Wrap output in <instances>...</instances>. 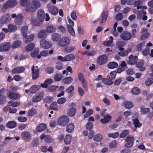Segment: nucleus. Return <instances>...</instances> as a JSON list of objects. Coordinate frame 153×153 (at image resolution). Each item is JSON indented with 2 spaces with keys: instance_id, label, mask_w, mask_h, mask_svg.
I'll list each match as a JSON object with an SVG mask.
<instances>
[{
  "instance_id": "1",
  "label": "nucleus",
  "mask_w": 153,
  "mask_h": 153,
  "mask_svg": "<svg viewBox=\"0 0 153 153\" xmlns=\"http://www.w3.org/2000/svg\"><path fill=\"white\" fill-rule=\"evenodd\" d=\"M40 6V4L38 1H33L27 4L25 10L28 13H31L35 11Z\"/></svg>"
},
{
  "instance_id": "2",
  "label": "nucleus",
  "mask_w": 153,
  "mask_h": 153,
  "mask_svg": "<svg viewBox=\"0 0 153 153\" xmlns=\"http://www.w3.org/2000/svg\"><path fill=\"white\" fill-rule=\"evenodd\" d=\"M78 78L81 82L82 87L86 91L88 90V88L87 81H86L84 74L81 73H79L78 74Z\"/></svg>"
},
{
  "instance_id": "3",
  "label": "nucleus",
  "mask_w": 153,
  "mask_h": 153,
  "mask_svg": "<svg viewBox=\"0 0 153 153\" xmlns=\"http://www.w3.org/2000/svg\"><path fill=\"white\" fill-rule=\"evenodd\" d=\"M11 17L8 13H6L1 16L0 18V23L1 24H5L10 22Z\"/></svg>"
},
{
  "instance_id": "4",
  "label": "nucleus",
  "mask_w": 153,
  "mask_h": 153,
  "mask_svg": "<svg viewBox=\"0 0 153 153\" xmlns=\"http://www.w3.org/2000/svg\"><path fill=\"white\" fill-rule=\"evenodd\" d=\"M17 4L16 0H8L3 5V8L5 9L11 8L14 7Z\"/></svg>"
},
{
  "instance_id": "5",
  "label": "nucleus",
  "mask_w": 153,
  "mask_h": 153,
  "mask_svg": "<svg viewBox=\"0 0 153 153\" xmlns=\"http://www.w3.org/2000/svg\"><path fill=\"white\" fill-rule=\"evenodd\" d=\"M108 60V57L106 55L103 54L99 56L97 59V62L99 65H102L105 64Z\"/></svg>"
},
{
  "instance_id": "6",
  "label": "nucleus",
  "mask_w": 153,
  "mask_h": 153,
  "mask_svg": "<svg viewBox=\"0 0 153 153\" xmlns=\"http://www.w3.org/2000/svg\"><path fill=\"white\" fill-rule=\"evenodd\" d=\"M44 96V93L43 92H39L33 97L32 101L33 102H38L42 99Z\"/></svg>"
},
{
  "instance_id": "7",
  "label": "nucleus",
  "mask_w": 153,
  "mask_h": 153,
  "mask_svg": "<svg viewBox=\"0 0 153 153\" xmlns=\"http://www.w3.org/2000/svg\"><path fill=\"white\" fill-rule=\"evenodd\" d=\"M69 118L66 116H63L60 117L58 119V122L59 125L65 126L68 123Z\"/></svg>"
},
{
  "instance_id": "8",
  "label": "nucleus",
  "mask_w": 153,
  "mask_h": 153,
  "mask_svg": "<svg viewBox=\"0 0 153 153\" xmlns=\"http://www.w3.org/2000/svg\"><path fill=\"white\" fill-rule=\"evenodd\" d=\"M146 12L143 9H141L137 13V18L139 19H142L143 20H146L147 19V16H146Z\"/></svg>"
},
{
  "instance_id": "9",
  "label": "nucleus",
  "mask_w": 153,
  "mask_h": 153,
  "mask_svg": "<svg viewBox=\"0 0 153 153\" xmlns=\"http://www.w3.org/2000/svg\"><path fill=\"white\" fill-rule=\"evenodd\" d=\"M120 37L123 40L128 41L131 38L132 35L129 32L127 31H125L120 34Z\"/></svg>"
},
{
  "instance_id": "10",
  "label": "nucleus",
  "mask_w": 153,
  "mask_h": 153,
  "mask_svg": "<svg viewBox=\"0 0 153 153\" xmlns=\"http://www.w3.org/2000/svg\"><path fill=\"white\" fill-rule=\"evenodd\" d=\"M10 44L9 42H3L0 45V52L8 51L10 48Z\"/></svg>"
},
{
  "instance_id": "11",
  "label": "nucleus",
  "mask_w": 153,
  "mask_h": 153,
  "mask_svg": "<svg viewBox=\"0 0 153 153\" xmlns=\"http://www.w3.org/2000/svg\"><path fill=\"white\" fill-rule=\"evenodd\" d=\"M21 137L26 142L30 141L31 140V135L28 131H24L21 133Z\"/></svg>"
},
{
  "instance_id": "12",
  "label": "nucleus",
  "mask_w": 153,
  "mask_h": 153,
  "mask_svg": "<svg viewBox=\"0 0 153 153\" xmlns=\"http://www.w3.org/2000/svg\"><path fill=\"white\" fill-rule=\"evenodd\" d=\"M70 40L69 38L67 37H64L60 39L58 44L61 47L65 46L69 43Z\"/></svg>"
},
{
  "instance_id": "13",
  "label": "nucleus",
  "mask_w": 153,
  "mask_h": 153,
  "mask_svg": "<svg viewBox=\"0 0 153 153\" xmlns=\"http://www.w3.org/2000/svg\"><path fill=\"white\" fill-rule=\"evenodd\" d=\"M134 138L133 137L128 136L126 137L125 141L126 142L125 145L126 148H129L131 147L134 144Z\"/></svg>"
},
{
  "instance_id": "14",
  "label": "nucleus",
  "mask_w": 153,
  "mask_h": 153,
  "mask_svg": "<svg viewBox=\"0 0 153 153\" xmlns=\"http://www.w3.org/2000/svg\"><path fill=\"white\" fill-rule=\"evenodd\" d=\"M128 60L127 61L128 64L131 65H133L136 64L138 60L137 56H133L131 54L129 56Z\"/></svg>"
},
{
  "instance_id": "15",
  "label": "nucleus",
  "mask_w": 153,
  "mask_h": 153,
  "mask_svg": "<svg viewBox=\"0 0 153 153\" xmlns=\"http://www.w3.org/2000/svg\"><path fill=\"white\" fill-rule=\"evenodd\" d=\"M47 7L51 14L55 15L58 13V8L54 6H51V4H48L47 5Z\"/></svg>"
},
{
  "instance_id": "16",
  "label": "nucleus",
  "mask_w": 153,
  "mask_h": 153,
  "mask_svg": "<svg viewBox=\"0 0 153 153\" xmlns=\"http://www.w3.org/2000/svg\"><path fill=\"white\" fill-rule=\"evenodd\" d=\"M32 73V78L33 80H36L39 77V70H35V66L33 65L31 68Z\"/></svg>"
},
{
  "instance_id": "17",
  "label": "nucleus",
  "mask_w": 153,
  "mask_h": 153,
  "mask_svg": "<svg viewBox=\"0 0 153 153\" xmlns=\"http://www.w3.org/2000/svg\"><path fill=\"white\" fill-rule=\"evenodd\" d=\"M40 44L41 47L44 49L49 48L52 46L50 43L44 39L41 40Z\"/></svg>"
},
{
  "instance_id": "18",
  "label": "nucleus",
  "mask_w": 153,
  "mask_h": 153,
  "mask_svg": "<svg viewBox=\"0 0 153 153\" xmlns=\"http://www.w3.org/2000/svg\"><path fill=\"white\" fill-rule=\"evenodd\" d=\"M25 70V68L22 67H17L13 68L11 71L13 74H18L24 72Z\"/></svg>"
},
{
  "instance_id": "19",
  "label": "nucleus",
  "mask_w": 153,
  "mask_h": 153,
  "mask_svg": "<svg viewBox=\"0 0 153 153\" xmlns=\"http://www.w3.org/2000/svg\"><path fill=\"white\" fill-rule=\"evenodd\" d=\"M37 16L40 22H42L45 18V13L42 10H39L37 12Z\"/></svg>"
},
{
  "instance_id": "20",
  "label": "nucleus",
  "mask_w": 153,
  "mask_h": 153,
  "mask_svg": "<svg viewBox=\"0 0 153 153\" xmlns=\"http://www.w3.org/2000/svg\"><path fill=\"white\" fill-rule=\"evenodd\" d=\"M23 15L20 14L18 15L15 19V22L16 24L20 25L23 23Z\"/></svg>"
},
{
  "instance_id": "21",
  "label": "nucleus",
  "mask_w": 153,
  "mask_h": 153,
  "mask_svg": "<svg viewBox=\"0 0 153 153\" xmlns=\"http://www.w3.org/2000/svg\"><path fill=\"white\" fill-rule=\"evenodd\" d=\"M108 15V11H105L102 12L101 16L102 19L100 22V24L104 23L106 21Z\"/></svg>"
},
{
  "instance_id": "22",
  "label": "nucleus",
  "mask_w": 153,
  "mask_h": 153,
  "mask_svg": "<svg viewBox=\"0 0 153 153\" xmlns=\"http://www.w3.org/2000/svg\"><path fill=\"white\" fill-rule=\"evenodd\" d=\"M111 118V117L109 114H107L104 116L103 119H101L100 120V122L102 124H105L110 121Z\"/></svg>"
},
{
  "instance_id": "23",
  "label": "nucleus",
  "mask_w": 153,
  "mask_h": 153,
  "mask_svg": "<svg viewBox=\"0 0 153 153\" xmlns=\"http://www.w3.org/2000/svg\"><path fill=\"white\" fill-rule=\"evenodd\" d=\"M111 118V117L109 114H107L104 116L103 119H101L100 120V122L102 124H105L110 121Z\"/></svg>"
},
{
  "instance_id": "24",
  "label": "nucleus",
  "mask_w": 153,
  "mask_h": 153,
  "mask_svg": "<svg viewBox=\"0 0 153 153\" xmlns=\"http://www.w3.org/2000/svg\"><path fill=\"white\" fill-rule=\"evenodd\" d=\"M111 118V117L109 114H107L104 116L103 119H101L100 120V122L102 124H105L110 121Z\"/></svg>"
},
{
  "instance_id": "25",
  "label": "nucleus",
  "mask_w": 153,
  "mask_h": 153,
  "mask_svg": "<svg viewBox=\"0 0 153 153\" xmlns=\"http://www.w3.org/2000/svg\"><path fill=\"white\" fill-rule=\"evenodd\" d=\"M53 82V80L51 79H48L45 80L43 83L41 84V86L43 88H46L48 85L51 84Z\"/></svg>"
},
{
  "instance_id": "26",
  "label": "nucleus",
  "mask_w": 153,
  "mask_h": 153,
  "mask_svg": "<svg viewBox=\"0 0 153 153\" xmlns=\"http://www.w3.org/2000/svg\"><path fill=\"white\" fill-rule=\"evenodd\" d=\"M16 125V123L13 121H9L6 124L7 127L9 128H13Z\"/></svg>"
},
{
  "instance_id": "27",
  "label": "nucleus",
  "mask_w": 153,
  "mask_h": 153,
  "mask_svg": "<svg viewBox=\"0 0 153 153\" xmlns=\"http://www.w3.org/2000/svg\"><path fill=\"white\" fill-rule=\"evenodd\" d=\"M74 125L73 123H71L68 124L66 127V131L68 133H71L74 130Z\"/></svg>"
},
{
  "instance_id": "28",
  "label": "nucleus",
  "mask_w": 153,
  "mask_h": 153,
  "mask_svg": "<svg viewBox=\"0 0 153 153\" xmlns=\"http://www.w3.org/2000/svg\"><path fill=\"white\" fill-rule=\"evenodd\" d=\"M73 80L72 77L69 76L63 78L62 80V82L64 84H69L72 82Z\"/></svg>"
},
{
  "instance_id": "29",
  "label": "nucleus",
  "mask_w": 153,
  "mask_h": 153,
  "mask_svg": "<svg viewBox=\"0 0 153 153\" xmlns=\"http://www.w3.org/2000/svg\"><path fill=\"white\" fill-rule=\"evenodd\" d=\"M144 65V62L143 60H141L136 64V65L137 68H140V71H143L145 69V68L143 67Z\"/></svg>"
},
{
  "instance_id": "30",
  "label": "nucleus",
  "mask_w": 153,
  "mask_h": 153,
  "mask_svg": "<svg viewBox=\"0 0 153 153\" xmlns=\"http://www.w3.org/2000/svg\"><path fill=\"white\" fill-rule=\"evenodd\" d=\"M46 127V124L44 123H41L36 127V129L37 131L41 132L45 130Z\"/></svg>"
},
{
  "instance_id": "31",
  "label": "nucleus",
  "mask_w": 153,
  "mask_h": 153,
  "mask_svg": "<svg viewBox=\"0 0 153 153\" xmlns=\"http://www.w3.org/2000/svg\"><path fill=\"white\" fill-rule=\"evenodd\" d=\"M61 38V36L58 33H53L52 36V39L54 42H58Z\"/></svg>"
},
{
  "instance_id": "32",
  "label": "nucleus",
  "mask_w": 153,
  "mask_h": 153,
  "mask_svg": "<svg viewBox=\"0 0 153 153\" xmlns=\"http://www.w3.org/2000/svg\"><path fill=\"white\" fill-rule=\"evenodd\" d=\"M31 23L34 25L36 26H39L40 23L37 18H35L34 16H32L30 19Z\"/></svg>"
},
{
  "instance_id": "33",
  "label": "nucleus",
  "mask_w": 153,
  "mask_h": 153,
  "mask_svg": "<svg viewBox=\"0 0 153 153\" xmlns=\"http://www.w3.org/2000/svg\"><path fill=\"white\" fill-rule=\"evenodd\" d=\"M38 86L37 85H34L32 86L30 88L29 92L31 94H35L37 92L39 89L38 88Z\"/></svg>"
},
{
  "instance_id": "34",
  "label": "nucleus",
  "mask_w": 153,
  "mask_h": 153,
  "mask_svg": "<svg viewBox=\"0 0 153 153\" xmlns=\"http://www.w3.org/2000/svg\"><path fill=\"white\" fill-rule=\"evenodd\" d=\"M34 38L33 34H31L28 36H26L25 37H24L25 39V42L27 43L32 42Z\"/></svg>"
},
{
  "instance_id": "35",
  "label": "nucleus",
  "mask_w": 153,
  "mask_h": 153,
  "mask_svg": "<svg viewBox=\"0 0 153 153\" xmlns=\"http://www.w3.org/2000/svg\"><path fill=\"white\" fill-rule=\"evenodd\" d=\"M76 110L74 108H72L68 109V115L72 117L74 116L76 114Z\"/></svg>"
},
{
  "instance_id": "36",
  "label": "nucleus",
  "mask_w": 153,
  "mask_h": 153,
  "mask_svg": "<svg viewBox=\"0 0 153 153\" xmlns=\"http://www.w3.org/2000/svg\"><path fill=\"white\" fill-rule=\"evenodd\" d=\"M46 36V32L45 30L39 31L38 34V37L39 38H43Z\"/></svg>"
},
{
  "instance_id": "37",
  "label": "nucleus",
  "mask_w": 153,
  "mask_h": 153,
  "mask_svg": "<svg viewBox=\"0 0 153 153\" xmlns=\"http://www.w3.org/2000/svg\"><path fill=\"white\" fill-rule=\"evenodd\" d=\"M118 66L117 63L115 62H109L108 65V67L110 69H114L117 68Z\"/></svg>"
},
{
  "instance_id": "38",
  "label": "nucleus",
  "mask_w": 153,
  "mask_h": 153,
  "mask_svg": "<svg viewBox=\"0 0 153 153\" xmlns=\"http://www.w3.org/2000/svg\"><path fill=\"white\" fill-rule=\"evenodd\" d=\"M28 27L26 26L23 27L21 29V32L23 37H25L27 36Z\"/></svg>"
},
{
  "instance_id": "39",
  "label": "nucleus",
  "mask_w": 153,
  "mask_h": 153,
  "mask_svg": "<svg viewBox=\"0 0 153 153\" xmlns=\"http://www.w3.org/2000/svg\"><path fill=\"white\" fill-rule=\"evenodd\" d=\"M41 140L44 139L45 141L47 142H50L51 141V137L50 135H45L44 134H42L40 137Z\"/></svg>"
},
{
  "instance_id": "40",
  "label": "nucleus",
  "mask_w": 153,
  "mask_h": 153,
  "mask_svg": "<svg viewBox=\"0 0 153 153\" xmlns=\"http://www.w3.org/2000/svg\"><path fill=\"white\" fill-rule=\"evenodd\" d=\"M56 30V27L51 25L48 26L46 29V31L47 32L51 33H53L55 32Z\"/></svg>"
},
{
  "instance_id": "41",
  "label": "nucleus",
  "mask_w": 153,
  "mask_h": 153,
  "mask_svg": "<svg viewBox=\"0 0 153 153\" xmlns=\"http://www.w3.org/2000/svg\"><path fill=\"white\" fill-rule=\"evenodd\" d=\"M66 61H69L75 59L74 56L72 54H69L65 56Z\"/></svg>"
},
{
  "instance_id": "42",
  "label": "nucleus",
  "mask_w": 153,
  "mask_h": 153,
  "mask_svg": "<svg viewBox=\"0 0 153 153\" xmlns=\"http://www.w3.org/2000/svg\"><path fill=\"white\" fill-rule=\"evenodd\" d=\"M8 97L10 99L16 100L18 97V94L15 92H10L9 93Z\"/></svg>"
},
{
  "instance_id": "43",
  "label": "nucleus",
  "mask_w": 153,
  "mask_h": 153,
  "mask_svg": "<svg viewBox=\"0 0 153 153\" xmlns=\"http://www.w3.org/2000/svg\"><path fill=\"white\" fill-rule=\"evenodd\" d=\"M35 44L33 43H30L25 48V49L27 51H29L32 50L34 48Z\"/></svg>"
},
{
  "instance_id": "44",
  "label": "nucleus",
  "mask_w": 153,
  "mask_h": 153,
  "mask_svg": "<svg viewBox=\"0 0 153 153\" xmlns=\"http://www.w3.org/2000/svg\"><path fill=\"white\" fill-rule=\"evenodd\" d=\"M8 28L10 32H14L17 30V27L16 26L11 24L8 25Z\"/></svg>"
},
{
  "instance_id": "45",
  "label": "nucleus",
  "mask_w": 153,
  "mask_h": 153,
  "mask_svg": "<svg viewBox=\"0 0 153 153\" xmlns=\"http://www.w3.org/2000/svg\"><path fill=\"white\" fill-rule=\"evenodd\" d=\"M150 109L149 108H145L144 105L140 107V111L143 114H145L149 111Z\"/></svg>"
},
{
  "instance_id": "46",
  "label": "nucleus",
  "mask_w": 153,
  "mask_h": 153,
  "mask_svg": "<svg viewBox=\"0 0 153 153\" xmlns=\"http://www.w3.org/2000/svg\"><path fill=\"white\" fill-rule=\"evenodd\" d=\"M39 52V49L36 48L33 51H32L30 52L31 56L33 58L36 57L37 55L38 54Z\"/></svg>"
},
{
  "instance_id": "47",
  "label": "nucleus",
  "mask_w": 153,
  "mask_h": 153,
  "mask_svg": "<svg viewBox=\"0 0 153 153\" xmlns=\"http://www.w3.org/2000/svg\"><path fill=\"white\" fill-rule=\"evenodd\" d=\"M102 81L103 83L107 85H112L113 82L111 80H109L106 78H103L102 79Z\"/></svg>"
},
{
  "instance_id": "48",
  "label": "nucleus",
  "mask_w": 153,
  "mask_h": 153,
  "mask_svg": "<svg viewBox=\"0 0 153 153\" xmlns=\"http://www.w3.org/2000/svg\"><path fill=\"white\" fill-rule=\"evenodd\" d=\"M131 93L134 95H138L140 93V90L138 88L135 87L132 89Z\"/></svg>"
},
{
  "instance_id": "49",
  "label": "nucleus",
  "mask_w": 153,
  "mask_h": 153,
  "mask_svg": "<svg viewBox=\"0 0 153 153\" xmlns=\"http://www.w3.org/2000/svg\"><path fill=\"white\" fill-rule=\"evenodd\" d=\"M51 110L54 111H57L58 110L57 103L56 102L52 103L50 106Z\"/></svg>"
},
{
  "instance_id": "50",
  "label": "nucleus",
  "mask_w": 153,
  "mask_h": 153,
  "mask_svg": "<svg viewBox=\"0 0 153 153\" xmlns=\"http://www.w3.org/2000/svg\"><path fill=\"white\" fill-rule=\"evenodd\" d=\"M71 136L69 134L67 135L64 140L65 143L66 144H69L71 141Z\"/></svg>"
},
{
  "instance_id": "51",
  "label": "nucleus",
  "mask_w": 153,
  "mask_h": 153,
  "mask_svg": "<svg viewBox=\"0 0 153 153\" xmlns=\"http://www.w3.org/2000/svg\"><path fill=\"white\" fill-rule=\"evenodd\" d=\"M123 105L126 108L128 109L131 108L133 106V103L130 102L124 101Z\"/></svg>"
},
{
  "instance_id": "52",
  "label": "nucleus",
  "mask_w": 153,
  "mask_h": 153,
  "mask_svg": "<svg viewBox=\"0 0 153 153\" xmlns=\"http://www.w3.org/2000/svg\"><path fill=\"white\" fill-rule=\"evenodd\" d=\"M102 135L99 134H97L94 137V140L96 141H100L102 140Z\"/></svg>"
},
{
  "instance_id": "53",
  "label": "nucleus",
  "mask_w": 153,
  "mask_h": 153,
  "mask_svg": "<svg viewBox=\"0 0 153 153\" xmlns=\"http://www.w3.org/2000/svg\"><path fill=\"white\" fill-rule=\"evenodd\" d=\"M129 131L128 130H126L123 131L120 135V138H123L126 137L129 134Z\"/></svg>"
},
{
  "instance_id": "54",
  "label": "nucleus",
  "mask_w": 153,
  "mask_h": 153,
  "mask_svg": "<svg viewBox=\"0 0 153 153\" xmlns=\"http://www.w3.org/2000/svg\"><path fill=\"white\" fill-rule=\"evenodd\" d=\"M74 26H71L70 25L67 27L69 33L72 36H74L75 35V33L74 29L73 27Z\"/></svg>"
},
{
  "instance_id": "55",
  "label": "nucleus",
  "mask_w": 153,
  "mask_h": 153,
  "mask_svg": "<svg viewBox=\"0 0 153 153\" xmlns=\"http://www.w3.org/2000/svg\"><path fill=\"white\" fill-rule=\"evenodd\" d=\"M54 68L51 67H48L45 69V72L48 74H52L54 72Z\"/></svg>"
},
{
  "instance_id": "56",
  "label": "nucleus",
  "mask_w": 153,
  "mask_h": 153,
  "mask_svg": "<svg viewBox=\"0 0 153 153\" xmlns=\"http://www.w3.org/2000/svg\"><path fill=\"white\" fill-rule=\"evenodd\" d=\"M58 87V86L50 85L48 87V90L50 92H54L56 91Z\"/></svg>"
},
{
  "instance_id": "57",
  "label": "nucleus",
  "mask_w": 153,
  "mask_h": 153,
  "mask_svg": "<svg viewBox=\"0 0 153 153\" xmlns=\"http://www.w3.org/2000/svg\"><path fill=\"white\" fill-rule=\"evenodd\" d=\"M21 41L17 40L14 42L12 45V47L13 48H16L19 47L21 45Z\"/></svg>"
},
{
  "instance_id": "58",
  "label": "nucleus",
  "mask_w": 153,
  "mask_h": 153,
  "mask_svg": "<svg viewBox=\"0 0 153 153\" xmlns=\"http://www.w3.org/2000/svg\"><path fill=\"white\" fill-rule=\"evenodd\" d=\"M133 121L135 127H140L141 126V125L139 122V120L137 118H136L134 119Z\"/></svg>"
},
{
  "instance_id": "59",
  "label": "nucleus",
  "mask_w": 153,
  "mask_h": 153,
  "mask_svg": "<svg viewBox=\"0 0 153 153\" xmlns=\"http://www.w3.org/2000/svg\"><path fill=\"white\" fill-rule=\"evenodd\" d=\"M76 49V48L74 46L68 47L65 49V51L67 53H70L74 51Z\"/></svg>"
},
{
  "instance_id": "60",
  "label": "nucleus",
  "mask_w": 153,
  "mask_h": 153,
  "mask_svg": "<svg viewBox=\"0 0 153 153\" xmlns=\"http://www.w3.org/2000/svg\"><path fill=\"white\" fill-rule=\"evenodd\" d=\"M8 105L11 106L16 107L19 105V103L18 102H14L13 100H11L9 102Z\"/></svg>"
},
{
  "instance_id": "61",
  "label": "nucleus",
  "mask_w": 153,
  "mask_h": 153,
  "mask_svg": "<svg viewBox=\"0 0 153 153\" xmlns=\"http://www.w3.org/2000/svg\"><path fill=\"white\" fill-rule=\"evenodd\" d=\"M63 76L62 75L57 73L55 75L54 79L56 81H59L61 80Z\"/></svg>"
},
{
  "instance_id": "62",
  "label": "nucleus",
  "mask_w": 153,
  "mask_h": 153,
  "mask_svg": "<svg viewBox=\"0 0 153 153\" xmlns=\"http://www.w3.org/2000/svg\"><path fill=\"white\" fill-rule=\"evenodd\" d=\"M62 63L60 62H57L56 63V68L58 70L62 69L63 68Z\"/></svg>"
},
{
  "instance_id": "63",
  "label": "nucleus",
  "mask_w": 153,
  "mask_h": 153,
  "mask_svg": "<svg viewBox=\"0 0 153 153\" xmlns=\"http://www.w3.org/2000/svg\"><path fill=\"white\" fill-rule=\"evenodd\" d=\"M93 113V111L92 109H90L88 110L84 115V118H87L90 116Z\"/></svg>"
},
{
  "instance_id": "64",
  "label": "nucleus",
  "mask_w": 153,
  "mask_h": 153,
  "mask_svg": "<svg viewBox=\"0 0 153 153\" xmlns=\"http://www.w3.org/2000/svg\"><path fill=\"white\" fill-rule=\"evenodd\" d=\"M117 74V72L115 71H114L111 72L110 74V76H109L110 79L112 80L114 79L115 78Z\"/></svg>"
}]
</instances>
